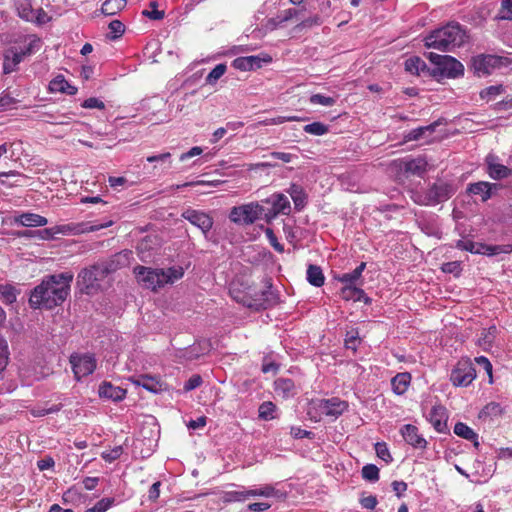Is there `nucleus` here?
<instances>
[{"instance_id":"7c9ffc66","label":"nucleus","mask_w":512,"mask_h":512,"mask_svg":"<svg viewBox=\"0 0 512 512\" xmlns=\"http://www.w3.org/2000/svg\"><path fill=\"white\" fill-rule=\"evenodd\" d=\"M288 193L294 202L295 209L298 211L302 210L305 207L307 200V196L303 188L300 185L292 184L288 189Z\"/></svg>"},{"instance_id":"4d7b16f0","label":"nucleus","mask_w":512,"mask_h":512,"mask_svg":"<svg viewBox=\"0 0 512 512\" xmlns=\"http://www.w3.org/2000/svg\"><path fill=\"white\" fill-rule=\"evenodd\" d=\"M359 343L360 338L358 336V332L350 331L347 333L345 338V346L347 349H352L353 351H356Z\"/></svg>"},{"instance_id":"de8ad7c7","label":"nucleus","mask_w":512,"mask_h":512,"mask_svg":"<svg viewBox=\"0 0 512 512\" xmlns=\"http://www.w3.org/2000/svg\"><path fill=\"white\" fill-rule=\"evenodd\" d=\"M309 102L313 105L330 107L335 104L336 100L333 97L325 96L323 94H313L310 96Z\"/></svg>"},{"instance_id":"69168bd1","label":"nucleus","mask_w":512,"mask_h":512,"mask_svg":"<svg viewBox=\"0 0 512 512\" xmlns=\"http://www.w3.org/2000/svg\"><path fill=\"white\" fill-rule=\"evenodd\" d=\"M203 153V149L199 146H194L192 147L190 150H188L187 152H184L180 155L179 157V160L181 162H185L187 161L188 159H191L193 157H196V156H199Z\"/></svg>"},{"instance_id":"680f3d73","label":"nucleus","mask_w":512,"mask_h":512,"mask_svg":"<svg viewBox=\"0 0 512 512\" xmlns=\"http://www.w3.org/2000/svg\"><path fill=\"white\" fill-rule=\"evenodd\" d=\"M198 346L200 347V351H197V346H193L192 349L188 352L190 358H197L200 355L205 354L210 349V344L207 341H204L202 344L199 343Z\"/></svg>"},{"instance_id":"49530a36","label":"nucleus","mask_w":512,"mask_h":512,"mask_svg":"<svg viewBox=\"0 0 512 512\" xmlns=\"http://www.w3.org/2000/svg\"><path fill=\"white\" fill-rule=\"evenodd\" d=\"M9 361V349L6 339L0 335V374L4 371Z\"/></svg>"},{"instance_id":"37998d69","label":"nucleus","mask_w":512,"mask_h":512,"mask_svg":"<svg viewBox=\"0 0 512 512\" xmlns=\"http://www.w3.org/2000/svg\"><path fill=\"white\" fill-rule=\"evenodd\" d=\"M115 505L113 497H105L97 501L92 507L87 508L84 512H106Z\"/></svg>"},{"instance_id":"bb28decb","label":"nucleus","mask_w":512,"mask_h":512,"mask_svg":"<svg viewBox=\"0 0 512 512\" xmlns=\"http://www.w3.org/2000/svg\"><path fill=\"white\" fill-rule=\"evenodd\" d=\"M340 296L346 301H368V297L366 296L364 290L356 287V285H345L340 291Z\"/></svg>"},{"instance_id":"f257e3e1","label":"nucleus","mask_w":512,"mask_h":512,"mask_svg":"<svg viewBox=\"0 0 512 512\" xmlns=\"http://www.w3.org/2000/svg\"><path fill=\"white\" fill-rule=\"evenodd\" d=\"M73 274L64 272L46 277L36 286L29 298V304L33 309H52L62 304L70 291V283Z\"/></svg>"},{"instance_id":"4c0bfd02","label":"nucleus","mask_w":512,"mask_h":512,"mask_svg":"<svg viewBox=\"0 0 512 512\" xmlns=\"http://www.w3.org/2000/svg\"><path fill=\"white\" fill-rule=\"evenodd\" d=\"M426 161L422 158L410 159L404 162V170L408 173L420 175L426 170Z\"/></svg>"},{"instance_id":"c85d7f7f","label":"nucleus","mask_w":512,"mask_h":512,"mask_svg":"<svg viewBox=\"0 0 512 512\" xmlns=\"http://www.w3.org/2000/svg\"><path fill=\"white\" fill-rule=\"evenodd\" d=\"M232 486L236 487L237 489L224 491L221 495V499L225 503L243 502L248 499V493H246L247 487L236 486L234 484Z\"/></svg>"},{"instance_id":"39448f33","label":"nucleus","mask_w":512,"mask_h":512,"mask_svg":"<svg viewBox=\"0 0 512 512\" xmlns=\"http://www.w3.org/2000/svg\"><path fill=\"white\" fill-rule=\"evenodd\" d=\"M263 211L261 202H250L233 207L229 213V219L237 225H250L257 220H264Z\"/></svg>"},{"instance_id":"ddd939ff","label":"nucleus","mask_w":512,"mask_h":512,"mask_svg":"<svg viewBox=\"0 0 512 512\" xmlns=\"http://www.w3.org/2000/svg\"><path fill=\"white\" fill-rule=\"evenodd\" d=\"M104 264L94 265L83 269L78 275L79 283L85 288L87 293L98 287V281L106 274L102 272Z\"/></svg>"},{"instance_id":"338daca9","label":"nucleus","mask_w":512,"mask_h":512,"mask_svg":"<svg viewBox=\"0 0 512 512\" xmlns=\"http://www.w3.org/2000/svg\"><path fill=\"white\" fill-rule=\"evenodd\" d=\"M475 362L480 367H482L486 371V373L488 374L490 379H492V364L489 361V359L487 357H485V356H478V357L475 358Z\"/></svg>"},{"instance_id":"864d4df0","label":"nucleus","mask_w":512,"mask_h":512,"mask_svg":"<svg viewBox=\"0 0 512 512\" xmlns=\"http://www.w3.org/2000/svg\"><path fill=\"white\" fill-rule=\"evenodd\" d=\"M158 3L156 1L150 2V8L151 10H144L142 12L143 16L152 19V20H161L164 18L165 13L164 11H160L157 9Z\"/></svg>"},{"instance_id":"6ab92c4d","label":"nucleus","mask_w":512,"mask_h":512,"mask_svg":"<svg viewBox=\"0 0 512 512\" xmlns=\"http://www.w3.org/2000/svg\"><path fill=\"white\" fill-rule=\"evenodd\" d=\"M132 258V252L129 250H123L115 255L109 260L108 263L104 264V268H102L103 273H110L116 271L119 268L125 267L129 265L130 260Z\"/></svg>"},{"instance_id":"79ce46f5","label":"nucleus","mask_w":512,"mask_h":512,"mask_svg":"<svg viewBox=\"0 0 512 512\" xmlns=\"http://www.w3.org/2000/svg\"><path fill=\"white\" fill-rule=\"evenodd\" d=\"M227 66L223 63L216 65L206 76L205 82L208 85H215L218 80L226 73Z\"/></svg>"},{"instance_id":"c03bdc74","label":"nucleus","mask_w":512,"mask_h":512,"mask_svg":"<svg viewBox=\"0 0 512 512\" xmlns=\"http://www.w3.org/2000/svg\"><path fill=\"white\" fill-rule=\"evenodd\" d=\"M251 70L261 68L265 64L272 62V57L268 54L247 56Z\"/></svg>"},{"instance_id":"e433bc0d","label":"nucleus","mask_w":512,"mask_h":512,"mask_svg":"<svg viewBox=\"0 0 512 512\" xmlns=\"http://www.w3.org/2000/svg\"><path fill=\"white\" fill-rule=\"evenodd\" d=\"M134 382L150 392L158 393L161 391V384L154 377L140 375Z\"/></svg>"},{"instance_id":"4468645a","label":"nucleus","mask_w":512,"mask_h":512,"mask_svg":"<svg viewBox=\"0 0 512 512\" xmlns=\"http://www.w3.org/2000/svg\"><path fill=\"white\" fill-rule=\"evenodd\" d=\"M182 217L199 228L205 235L213 226V219L202 211L189 208L182 213Z\"/></svg>"},{"instance_id":"09e8293b","label":"nucleus","mask_w":512,"mask_h":512,"mask_svg":"<svg viewBox=\"0 0 512 512\" xmlns=\"http://www.w3.org/2000/svg\"><path fill=\"white\" fill-rule=\"evenodd\" d=\"M362 477L370 482H375L379 479V469L374 464H367L362 468Z\"/></svg>"},{"instance_id":"5701e85b","label":"nucleus","mask_w":512,"mask_h":512,"mask_svg":"<svg viewBox=\"0 0 512 512\" xmlns=\"http://www.w3.org/2000/svg\"><path fill=\"white\" fill-rule=\"evenodd\" d=\"M497 184H492L489 182H476L472 183L468 186L467 191L468 193L472 195H479L481 196L482 201H487L492 194V189H497Z\"/></svg>"},{"instance_id":"8fccbe9b","label":"nucleus","mask_w":512,"mask_h":512,"mask_svg":"<svg viewBox=\"0 0 512 512\" xmlns=\"http://www.w3.org/2000/svg\"><path fill=\"white\" fill-rule=\"evenodd\" d=\"M433 131H434L433 125L422 126V127H418L416 129L411 130L406 135L405 138L408 141L420 140L426 132H433Z\"/></svg>"},{"instance_id":"cd10ccee","label":"nucleus","mask_w":512,"mask_h":512,"mask_svg":"<svg viewBox=\"0 0 512 512\" xmlns=\"http://www.w3.org/2000/svg\"><path fill=\"white\" fill-rule=\"evenodd\" d=\"M405 70L418 76L429 72L425 61L418 56H412L405 61Z\"/></svg>"},{"instance_id":"7ed1b4c3","label":"nucleus","mask_w":512,"mask_h":512,"mask_svg":"<svg viewBox=\"0 0 512 512\" xmlns=\"http://www.w3.org/2000/svg\"><path fill=\"white\" fill-rule=\"evenodd\" d=\"M134 273L139 283L145 288L157 290L166 284H173L184 276L182 266H172L167 269H154L144 266L134 268Z\"/></svg>"},{"instance_id":"423d86ee","label":"nucleus","mask_w":512,"mask_h":512,"mask_svg":"<svg viewBox=\"0 0 512 512\" xmlns=\"http://www.w3.org/2000/svg\"><path fill=\"white\" fill-rule=\"evenodd\" d=\"M454 194L451 184L439 182L433 184L425 193H417L413 199L420 205L433 206L448 200Z\"/></svg>"},{"instance_id":"6e6552de","label":"nucleus","mask_w":512,"mask_h":512,"mask_svg":"<svg viewBox=\"0 0 512 512\" xmlns=\"http://www.w3.org/2000/svg\"><path fill=\"white\" fill-rule=\"evenodd\" d=\"M425 56L437 66L442 75L448 78H456L464 74L463 64L452 56L440 55L434 52L426 53Z\"/></svg>"},{"instance_id":"58836bf2","label":"nucleus","mask_w":512,"mask_h":512,"mask_svg":"<svg viewBox=\"0 0 512 512\" xmlns=\"http://www.w3.org/2000/svg\"><path fill=\"white\" fill-rule=\"evenodd\" d=\"M126 0H106L101 7V11L105 15H115L126 6Z\"/></svg>"},{"instance_id":"2eb2a0df","label":"nucleus","mask_w":512,"mask_h":512,"mask_svg":"<svg viewBox=\"0 0 512 512\" xmlns=\"http://www.w3.org/2000/svg\"><path fill=\"white\" fill-rule=\"evenodd\" d=\"M400 433L405 442L416 449H424L427 446L425 438L419 434L418 428L412 424H405L401 427Z\"/></svg>"},{"instance_id":"e2e57ef3","label":"nucleus","mask_w":512,"mask_h":512,"mask_svg":"<svg viewBox=\"0 0 512 512\" xmlns=\"http://www.w3.org/2000/svg\"><path fill=\"white\" fill-rule=\"evenodd\" d=\"M202 378L200 375L191 376L184 384L185 391H191L198 388L202 384Z\"/></svg>"},{"instance_id":"c756f323","label":"nucleus","mask_w":512,"mask_h":512,"mask_svg":"<svg viewBox=\"0 0 512 512\" xmlns=\"http://www.w3.org/2000/svg\"><path fill=\"white\" fill-rule=\"evenodd\" d=\"M49 88L52 92H61L67 95H75L77 93V88L66 81L63 76L54 78L50 82Z\"/></svg>"},{"instance_id":"4be33fe9","label":"nucleus","mask_w":512,"mask_h":512,"mask_svg":"<svg viewBox=\"0 0 512 512\" xmlns=\"http://www.w3.org/2000/svg\"><path fill=\"white\" fill-rule=\"evenodd\" d=\"M98 394L101 398L120 401L125 398L126 390L119 386H114L110 382H103L99 386Z\"/></svg>"},{"instance_id":"3c124183","label":"nucleus","mask_w":512,"mask_h":512,"mask_svg":"<svg viewBox=\"0 0 512 512\" xmlns=\"http://www.w3.org/2000/svg\"><path fill=\"white\" fill-rule=\"evenodd\" d=\"M503 92L502 85H493L483 89L480 92V96L482 99H486L487 101L495 99L498 95Z\"/></svg>"},{"instance_id":"1a4fd4ad","label":"nucleus","mask_w":512,"mask_h":512,"mask_svg":"<svg viewBox=\"0 0 512 512\" xmlns=\"http://www.w3.org/2000/svg\"><path fill=\"white\" fill-rule=\"evenodd\" d=\"M510 64V61L507 57L497 56V55H477L472 60V65L475 72L481 75H489L494 72L496 69H500L502 67H507Z\"/></svg>"},{"instance_id":"473e14b6","label":"nucleus","mask_w":512,"mask_h":512,"mask_svg":"<svg viewBox=\"0 0 512 512\" xmlns=\"http://www.w3.org/2000/svg\"><path fill=\"white\" fill-rule=\"evenodd\" d=\"M1 184L7 188L17 187L22 185V180L26 179V176L17 171L0 172Z\"/></svg>"},{"instance_id":"f8f14e48","label":"nucleus","mask_w":512,"mask_h":512,"mask_svg":"<svg viewBox=\"0 0 512 512\" xmlns=\"http://www.w3.org/2000/svg\"><path fill=\"white\" fill-rule=\"evenodd\" d=\"M70 363L77 380L92 374L96 369V359L89 353L71 355Z\"/></svg>"},{"instance_id":"ea45409f","label":"nucleus","mask_w":512,"mask_h":512,"mask_svg":"<svg viewBox=\"0 0 512 512\" xmlns=\"http://www.w3.org/2000/svg\"><path fill=\"white\" fill-rule=\"evenodd\" d=\"M480 254L494 256L500 253H510L512 245H481Z\"/></svg>"},{"instance_id":"dca6fc26","label":"nucleus","mask_w":512,"mask_h":512,"mask_svg":"<svg viewBox=\"0 0 512 512\" xmlns=\"http://www.w3.org/2000/svg\"><path fill=\"white\" fill-rule=\"evenodd\" d=\"M40 48V40L32 39L28 43H25L22 47H11L5 53L11 57L16 64L21 63L26 56L31 55Z\"/></svg>"},{"instance_id":"b1692460","label":"nucleus","mask_w":512,"mask_h":512,"mask_svg":"<svg viewBox=\"0 0 512 512\" xmlns=\"http://www.w3.org/2000/svg\"><path fill=\"white\" fill-rule=\"evenodd\" d=\"M498 329L495 325L483 329L477 339V345L484 351H489L496 340Z\"/></svg>"},{"instance_id":"5fc2aeb1","label":"nucleus","mask_w":512,"mask_h":512,"mask_svg":"<svg viewBox=\"0 0 512 512\" xmlns=\"http://www.w3.org/2000/svg\"><path fill=\"white\" fill-rule=\"evenodd\" d=\"M300 118L297 117V116H289V117H285V116H278V117H275V118H267L263 121H260L259 124L260 125H264V126H268V125H280V124H283L285 122H290V121H299Z\"/></svg>"},{"instance_id":"0e129e2a","label":"nucleus","mask_w":512,"mask_h":512,"mask_svg":"<svg viewBox=\"0 0 512 512\" xmlns=\"http://www.w3.org/2000/svg\"><path fill=\"white\" fill-rule=\"evenodd\" d=\"M232 66L240 71H249L251 70V66L249 65V61L247 56L246 57H238L233 60Z\"/></svg>"},{"instance_id":"72a5a7b5","label":"nucleus","mask_w":512,"mask_h":512,"mask_svg":"<svg viewBox=\"0 0 512 512\" xmlns=\"http://www.w3.org/2000/svg\"><path fill=\"white\" fill-rule=\"evenodd\" d=\"M366 268V263L361 262L352 272L344 273L338 277V281L345 285H356L360 280L363 271Z\"/></svg>"},{"instance_id":"a878e982","label":"nucleus","mask_w":512,"mask_h":512,"mask_svg":"<svg viewBox=\"0 0 512 512\" xmlns=\"http://www.w3.org/2000/svg\"><path fill=\"white\" fill-rule=\"evenodd\" d=\"M410 383V373H398L391 380L392 391L397 395H403L408 390Z\"/></svg>"},{"instance_id":"9d476101","label":"nucleus","mask_w":512,"mask_h":512,"mask_svg":"<svg viewBox=\"0 0 512 512\" xmlns=\"http://www.w3.org/2000/svg\"><path fill=\"white\" fill-rule=\"evenodd\" d=\"M476 378V371L469 358L460 359L450 373V381L456 387H467Z\"/></svg>"},{"instance_id":"412c9836","label":"nucleus","mask_w":512,"mask_h":512,"mask_svg":"<svg viewBox=\"0 0 512 512\" xmlns=\"http://www.w3.org/2000/svg\"><path fill=\"white\" fill-rule=\"evenodd\" d=\"M14 222L25 227H42L48 223V220L39 214L26 212L16 216Z\"/></svg>"},{"instance_id":"052dcab7","label":"nucleus","mask_w":512,"mask_h":512,"mask_svg":"<svg viewBox=\"0 0 512 512\" xmlns=\"http://www.w3.org/2000/svg\"><path fill=\"white\" fill-rule=\"evenodd\" d=\"M81 106L83 108H86V109H104L105 108V104L103 101H101L100 99L96 98V97H90L86 100L83 101V103L81 104Z\"/></svg>"},{"instance_id":"aec40b11","label":"nucleus","mask_w":512,"mask_h":512,"mask_svg":"<svg viewBox=\"0 0 512 512\" xmlns=\"http://www.w3.org/2000/svg\"><path fill=\"white\" fill-rule=\"evenodd\" d=\"M275 393L283 399L292 398L297 394L294 381L289 378H278L274 382Z\"/></svg>"},{"instance_id":"a211bd4d","label":"nucleus","mask_w":512,"mask_h":512,"mask_svg":"<svg viewBox=\"0 0 512 512\" xmlns=\"http://www.w3.org/2000/svg\"><path fill=\"white\" fill-rule=\"evenodd\" d=\"M246 493H248V498H281L284 496V493L281 490L277 489L276 484H265L247 487Z\"/></svg>"},{"instance_id":"774afa93","label":"nucleus","mask_w":512,"mask_h":512,"mask_svg":"<svg viewBox=\"0 0 512 512\" xmlns=\"http://www.w3.org/2000/svg\"><path fill=\"white\" fill-rule=\"evenodd\" d=\"M502 18L512 20V0L502 1Z\"/></svg>"},{"instance_id":"6e6d98bb","label":"nucleus","mask_w":512,"mask_h":512,"mask_svg":"<svg viewBox=\"0 0 512 512\" xmlns=\"http://www.w3.org/2000/svg\"><path fill=\"white\" fill-rule=\"evenodd\" d=\"M457 248L461 249V250H465V251H469L471 253H475V254H480L481 252V245H478L472 241H464V240H459L457 242Z\"/></svg>"},{"instance_id":"bf43d9fd","label":"nucleus","mask_w":512,"mask_h":512,"mask_svg":"<svg viewBox=\"0 0 512 512\" xmlns=\"http://www.w3.org/2000/svg\"><path fill=\"white\" fill-rule=\"evenodd\" d=\"M109 30H110V33L112 34L111 38L115 39V38L120 37L124 33L125 27L121 21L113 20L109 24Z\"/></svg>"},{"instance_id":"603ef678","label":"nucleus","mask_w":512,"mask_h":512,"mask_svg":"<svg viewBox=\"0 0 512 512\" xmlns=\"http://www.w3.org/2000/svg\"><path fill=\"white\" fill-rule=\"evenodd\" d=\"M375 451L377 456L386 463L392 461V456L385 442H377L375 444Z\"/></svg>"},{"instance_id":"f03ea898","label":"nucleus","mask_w":512,"mask_h":512,"mask_svg":"<svg viewBox=\"0 0 512 512\" xmlns=\"http://www.w3.org/2000/svg\"><path fill=\"white\" fill-rule=\"evenodd\" d=\"M466 39V31L462 26L457 22H450L430 32L424 38V43L427 48L451 51L464 44Z\"/></svg>"},{"instance_id":"2f4dec72","label":"nucleus","mask_w":512,"mask_h":512,"mask_svg":"<svg viewBox=\"0 0 512 512\" xmlns=\"http://www.w3.org/2000/svg\"><path fill=\"white\" fill-rule=\"evenodd\" d=\"M15 6L19 17L26 21H33L38 19L36 16V10L32 8L31 3L28 0H16Z\"/></svg>"},{"instance_id":"13d9d810","label":"nucleus","mask_w":512,"mask_h":512,"mask_svg":"<svg viewBox=\"0 0 512 512\" xmlns=\"http://www.w3.org/2000/svg\"><path fill=\"white\" fill-rule=\"evenodd\" d=\"M123 453V449L121 446H116L114 447L113 449L111 450H108V451H104L102 452L101 456L102 458L107 461V462H113L115 460H117L118 458H120V456L122 455Z\"/></svg>"},{"instance_id":"c9c22d12","label":"nucleus","mask_w":512,"mask_h":512,"mask_svg":"<svg viewBox=\"0 0 512 512\" xmlns=\"http://www.w3.org/2000/svg\"><path fill=\"white\" fill-rule=\"evenodd\" d=\"M307 281L315 287H321L325 281L322 269L316 265H309L307 269Z\"/></svg>"},{"instance_id":"a18cd8bd","label":"nucleus","mask_w":512,"mask_h":512,"mask_svg":"<svg viewBox=\"0 0 512 512\" xmlns=\"http://www.w3.org/2000/svg\"><path fill=\"white\" fill-rule=\"evenodd\" d=\"M275 410H276V406L274 403H272L270 401L263 402L259 406V417L263 420H271L275 417L274 416Z\"/></svg>"},{"instance_id":"20e7f679","label":"nucleus","mask_w":512,"mask_h":512,"mask_svg":"<svg viewBox=\"0 0 512 512\" xmlns=\"http://www.w3.org/2000/svg\"><path fill=\"white\" fill-rule=\"evenodd\" d=\"M348 408V403L337 397L330 399H316L309 404L308 414L314 418L322 416L338 418Z\"/></svg>"},{"instance_id":"393cba45","label":"nucleus","mask_w":512,"mask_h":512,"mask_svg":"<svg viewBox=\"0 0 512 512\" xmlns=\"http://www.w3.org/2000/svg\"><path fill=\"white\" fill-rule=\"evenodd\" d=\"M487 172L494 180H501L510 175L511 170L503 164L494 162L492 156L487 157Z\"/></svg>"},{"instance_id":"9b49d317","label":"nucleus","mask_w":512,"mask_h":512,"mask_svg":"<svg viewBox=\"0 0 512 512\" xmlns=\"http://www.w3.org/2000/svg\"><path fill=\"white\" fill-rule=\"evenodd\" d=\"M270 288L271 285L267 287V290L262 291L260 294L255 293L254 296L252 297L250 292L240 293L236 291L234 287H231L230 294L237 302L242 303L244 306L254 309H260L266 307L268 295L271 294Z\"/></svg>"},{"instance_id":"f3484780","label":"nucleus","mask_w":512,"mask_h":512,"mask_svg":"<svg viewBox=\"0 0 512 512\" xmlns=\"http://www.w3.org/2000/svg\"><path fill=\"white\" fill-rule=\"evenodd\" d=\"M434 429L438 432H444L447 427V412L442 405L433 406L426 416Z\"/></svg>"},{"instance_id":"a19ab883","label":"nucleus","mask_w":512,"mask_h":512,"mask_svg":"<svg viewBox=\"0 0 512 512\" xmlns=\"http://www.w3.org/2000/svg\"><path fill=\"white\" fill-rule=\"evenodd\" d=\"M304 132L310 135L323 136L329 132V126L322 122H313L303 128Z\"/></svg>"},{"instance_id":"0eeeda50","label":"nucleus","mask_w":512,"mask_h":512,"mask_svg":"<svg viewBox=\"0 0 512 512\" xmlns=\"http://www.w3.org/2000/svg\"><path fill=\"white\" fill-rule=\"evenodd\" d=\"M264 209V221L267 223L275 219L279 214L288 215L291 211L290 201L282 193H274L261 201Z\"/></svg>"},{"instance_id":"f704fd0d","label":"nucleus","mask_w":512,"mask_h":512,"mask_svg":"<svg viewBox=\"0 0 512 512\" xmlns=\"http://www.w3.org/2000/svg\"><path fill=\"white\" fill-rule=\"evenodd\" d=\"M454 433L461 438L473 441L476 446L478 445V435L465 423L457 422L454 426Z\"/></svg>"}]
</instances>
